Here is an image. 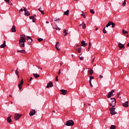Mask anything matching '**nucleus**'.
Here are the masks:
<instances>
[{
    "label": "nucleus",
    "instance_id": "nucleus-1",
    "mask_svg": "<svg viewBox=\"0 0 129 129\" xmlns=\"http://www.w3.org/2000/svg\"><path fill=\"white\" fill-rule=\"evenodd\" d=\"M19 42L20 46L21 47V48H24V47H25V43L26 42V35H21L20 39L19 40Z\"/></svg>",
    "mask_w": 129,
    "mask_h": 129
},
{
    "label": "nucleus",
    "instance_id": "nucleus-2",
    "mask_svg": "<svg viewBox=\"0 0 129 129\" xmlns=\"http://www.w3.org/2000/svg\"><path fill=\"white\" fill-rule=\"evenodd\" d=\"M66 125L68 126H70L73 125L74 124V121L72 120H69L66 122Z\"/></svg>",
    "mask_w": 129,
    "mask_h": 129
},
{
    "label": "nucleus",
    "instance_id": "nucleus-3",
    "mask_svg": "<svg viewBox=\"0 0 129 129\" xmlns=\"http://www.w3.org/2000/svg\"><path fill=\"white\" fill-rule=\"evenodd\" d=\"M112 100V101L111 103H110V106H112V107H114L115 106V104L116 103V101L114 98H111Z\"/></svg>",
    "mask_w": 129,
    "mask_h": 129
},
{
    "label": "nucleus",
    "instance_id": "nucleus-4",
    "mask_svg": "<svg viewBox=\"0 0 129 129\" xmlns=\"http://www.w3.org/2000/svg\"><path fill=\"white\" fill-rule=\"evenodd\" d=\"M26 38H27L28 44L29 45H31L32 44V42H33V39L30 37V36H26Z\"/></svg>",
    "mask_w": 129,
    "mask_h": 129
},
{
    "label": "nucleus",
    "instance_id": "nucleus-5",
    "mask_svg": "<svg viewBox=\"0 0 129 129\" xmlns=\"http://www.w3.org/2000/svg\"><path fill=\"white\" fill-rule=\"evenodd\" d=\"M23 9H24L25 16H26L27 17L30 16V12H29V11L27 10V9H26V8L25 7H23Z\"/></svg>",
    "mask_w": 129,
    "mask_h": 129
},
{
    "label": "nucleus",
    "instance_id": "nucleus-6",
    "mask_svg": "<svg viewBox=\"0 0 129 129\" xmlns=\"http://www.w3.org/2000/svg\"><path fill=\"white\" fill-rule=\"evenodd\" d=\"M21 114L16 113L15 114V117H14L15 120H18L20 119V117H21Z\"/></svg>",
    "mask_w": 129,
    "mask_h": 129
},
{
    "label": "nucleus",
    "instance_id": "nucleus-7",
    "mask_svg": "<svg viewBox=\"0 0 129 129\" xmlns=\"http://www.w3.org/2000/svg\"><path fill=\"white\" fill-rule=\"evenodd\" d=\"M116 112L115 111V108H112L110 110V114L112 115L116 114Z\"/></svg>",
    "mask_w": 129,
    "mask_h": 129
},
{
    "label": "nucleus",
    "instance_id": "nucleus-8",
    "mask_svg": "<svg viewBox=\"0 0 129 129\" xmlns=\"http://www.w3.org/2000/svg\"><path fill=\"white\" fill-rule=\"evenodd\" d=\"M23 84H24V81H23V79H22L21 80L20 84H18V87H19L20 90H21L22 89V88H23V87L22 86V85H23Z\"/></svg>",
    "mask_w": 129,
    "mask_h": 129
},
{
    "label": "nucleus",
    "instance_id": "nucleus-9",
    "mask_svg": "<svg viewBox=\"0 0 129 129\" xmlns=\"http://www.w3.org/2000/svg\"><path fill=\"white\" fill-rule=\"evenodd\" d=\"M114 92V90H112L110 92H109L107 95V98H110L111 97V95H112V94Z\"/></svg>",
    "mask_w": 129,
    "mask_h": 129
},
{
    "label": "nucleus",
    "instance_id": "nucleus-10",
    "mask_svg": "<svg viewBox=\"0 0 129 129\" xmlns=\"http://www.w3.org/2000/svg\"><path fill=\"white\" fill-rule=\"evenodd\" d=\"M35 113H36V110L32 109L30 111L29 115L30 116H33V115H34Z\"/></svg>",
    "mask_w": 129,
    "mask_h": 129
},
{
    "label": "nucleus",
    "instance_id": "nucleus-11",
    "mask_svg": "<svg viewBox=\"0 0 129 129\" xmlns=\"http://www.w3.org/2000/svg\"><path fill=\"white\" fill-rule=\"evenodd\" d=\"M53 86V82H49L47 85L46 86V88H50V87H52Z\"/></svg>",
    "mask_w": 129,
    "mask_h": 129
},
{
    "label": "nucleus",
    "instance_id": "nucleus-12",
    "mask_svg": "<svg viewBox=\"0 0 129 129\" xmlns=\"http://www.w3.org/2000/svg\"><path fill=\"white\" fill-rule=\"evenodd\" d=\"M122 105H123V106H124V107H128V102L126 101V102L123 103Z\"/></svg>",
    "mask_w": 129,
    "mask_h": 129
},
{
    "label": "nucleus",
    "instance_id": "nucleus-13",
    "mask_svg": "<svg viewBox=\"0 0 129 129\" xmlns=\"http://www.w3.org/2000/svg\"><path fill=\"white\" fill-rule=\"evenodd\" d=\"M60 91L63 95H66L67 94V90H60Z\"/></svg>",
    "mask_w": 129,
    "mask_h": 129
},
{
    "label": "nucleus",
    "instance_id": "nucleus-14",
    "mask_svg": "<svg viewBox=\"0 0 129 129\" xmlns=\"http://www.w3.org/2000/svg\"><path fill=\"white\" fill-rule=\"evenodd\" d=\"M81 45L82 46H83V47H86V46L87 45V43H86L85 41H82L81 42Z\"/></svg>",
    "mask_w": 129,
    "mask_h": 129
},
{
    "label": "nucleus",
    "instance_id": "nucleus-15",
    "mask_svg": "<svg viewBox=\"0 0 129 129\" xmlns=\"http://www.w3.org/2000/svg\"><path fill=\"white\" fill-rule=\"evenodd\" d=\"M18 53H22L23 54H26L27 52H26V50L25 49L21 50H17Z\"/></svg>",
    "mask_w": 129,
    "mask_h": 129
},
{
    "label": "nucleus",
    "instance_id": "nucleus-16",
    "mask_svg": "<svg viewBox=\"0 0 129 129\" xmlns=\"http://www.w3.org/2000/svg\"><path fill=\"white\" fill-rule=\"evenodd\" d=\"M12 32L13 33H16V32H17V30H16V26L15 25H13L12 28Z\"/></svg>",
    "mask_w": 129,
    "mask_h": 129
},
{
    "label": "nucleus",
    "instance_id": "nucleus-17",
    "mask_svg": "<svg viewBox=\"0 0 129 129\" xmlns=\"http://www.w3.org/2000/svg\"><path fill=\"white\" fill-rule=\"evenodd\" d=\"M118 47H119V49H122V48H123V49H124V45H123V44H122L121 43L118 44Z\"/></svg>",
    "mask_w": 129,
    "mask_h": 129
},
{
    "label": "nucleus",
    "instance_id": "nucleus-18",
    "mask_svg": "<svg viewBox=\"0 0 129 129\" xmlns=\"http://www.w3.org/2000/svg\"><path fill=\"white\" fill-rule=\"evenodd\" d=\"M33 75L35 78H39V77H40V75L38 74L33 73Z\"/></svg>",
    "mask_w": 129,
    "mask_h": 129
},
{
    "label": "nucleus",
    "instance_id": "nucleus-19",
    "mask_svg": "<svg viewBox=\"0 0 129 129\" xmlns=\"http://www.w3.org/2000/svg\"><path fill=\"white\" fill-rule=\"evenodd\" d=\"M6 41H4L3 44L0 46L1 48H5L6 47Z\"/></svg>",
    "mask_w": 129,
    "mask_h": 129
},
{
    "label": "nucleus",
    "instance_id": "nucleus-20",
    "mask_svg": "<svg viewBox=\"0 0 129 129\" xmlns=\"http://www.w3.org/2000/svg\"><path fill=\"white\" fill-rule=\"evenodd\" d=\"M59 42H57L56 43V44H55V48H56V50H57V51H59L60 50V49H59V48H58V45H59Z\"/></svg>",
    "mask_w": 129,
    "mask_h": 129
},
{
    "label": "nucleus",
    "instance_id": "nucleus-21",
    "mask_svg": "<svg viewBox=\"0 0 129 129\" xmlns=\"http://www.w3.org/2000/svg\"><path fill=\"white\" fill-rule=\"evenodd\" d=\"M7 122H12V119H11V116H9L8 118H7Z\"/></svg>",
    "mask_w": 129,
    "mask_h": 129
},
{
    "label": "nucleus",
    "instance_id": "nucleus-22",
    "mask_svg": "<svg viewBox=\"0 0 129 129\" xmlns=\"http://www.w3.org/2000/svg\"><path fill=\"white\" fill-rule=\"evenodd\" d=\"M63 15H65L66 16H69V10L65 11L63 13Z\"/></svg>",
    "mask_w": 129,
    "mask_h": 129
},
{
    "label": "nucleus",
    "instance_id": "nucleus-23",
    "mask_svg": "<svg viewBox=\"0 0 129 129\" xmlns=\"http://www.w3.org/2000/svg\"><path fill=\"white\" fill-rule=\"evenodd\" d=\"M82 29H85V28H86V24H85L84 22H82Z\"/></svg>",
    "mask_w": 129,
    "mask_h": 129
},
{
    "label": "nucleus",
    "instance_id": "nucleus-24",
    "mask_svg": "<svg viewBox=\"0 0 129 129\" xmlns=\"http://www.w3.org/2000/svg\"><path fill=\"white\" fill-rule=\"evenodd\" d=\"M90 75H92L93 74V70L91 69L90 71H88Z\"/></svg>",
    "mask_w": 129,
    "mask_h": 129
},
{
    "label": "nucleus",
    "instance_id": "nucleus-25",
    "mask_svg": "<svg viewBox=\"0 0 129 129\" xmlns=\"http://www.w3.org/2000/svg\"><path fill=\"white\" fill-rule=\"evenodd\" d=\"M81 50H82V47H80V48H78V49H77V51L78 53H81Z\"/></svg>",
    "mask_w": 129,
    "mask_h": 129
},
{
    "label": "nucleus",
    "instance_id": "nucleus-26",
    "mask_svg": "<svg viewBox=\"0 0 129 129\" xmlns=\"http://www.w3.org/2000/svg\"><path fill=\"white\" fill-rule=\"evenodd\" d=\"M64 36H67L68 35V33H67V30L66 29L63 30Z\"/></svg>",
    "mask_w": 129,
    "mask_h": 129
},
{
    "label": "nucleus",
    "instance_id": "nucleus-27",
    "mask_svg": "<svg viewBox=\"0 0 129 129\" xmlns=\"http://www.w3.org/2000/svg\"><path fill=\"white\" fill-rule=\"evenodd\" d=\"M112 25V28H114V26H115V24L111 21H110V26Z\"/></svg>",
    "mask_w": 129,
    "mask_h": 129
},
{
    "label": "nucleus",
    "instance_id": "nucleus-28",
    "mask_svg": "<svg viewBox=\"0 0 129 129\" xmlns=\"http://www.w3.org/2000/svg\"><path fill=\"white\" fill-rule=\"evenodd\" d=\"M116 126L114 125H111L110 128V129H116Z\"/></svg>",
    "mask_w": 129,
    "mask_h": 129
},
{
    "label": "nucleus",
    "instance_id": "nucleus-29",
    "mask_svg": "<svg viewBox=\"0 0 129 129\" xmlns=\"http://www.w3.org/2000/svg\"><path fill=\"white\" fill-rule=\"evenodd\" d=\"M38 11H39V12H40V13H41V14H42V15H44V11H43V10H41V8H39V9H38Z\"/></svg>",
    "mask_w": 129,
    "mask_h": 129
},
{
    "label": "nucleus",
    "instance_id": "nucleus-30",
    "mask_svg": "<svg viewBox=\"0 0 129 129\" xmlns=\"http://www.w3.org/2000/svg\"><path fill=\"white\" fill-rule=\"evenodd\" d=\"M15 73L17 76H19V70L17 68V70L15 71Z\"/></svg>",
    "mask_w": 129,
    "mask_h": 129
},
{
    "label": "nucleus",
    "instance_id": "nucleus-31",
    "mask_svg": "<svg viewBox=\"0 0 129 129\" xmlns=\"http://www.w3.org/2000/svg\"><path fill=\"white\" fill-rule=\"evenodd\" d=\"M102 31H103V33L104 34H106V33H107V32L105 30V27H104V28L103 29Z\"/></svg>",
    "mask_w": 129,
    "mask_h": 129
},
{
    "label": "nucleus",
    "instance_id": "nucleus-32",
    "mask_svg": "<svg viewBox=\"0 0 129 129\" xmlns=\"http://www.w3.org/2000/svg\"><path fill=\"white\" fill-rule=\"evenodd\" d=\"M82 17H83V18H84V19H85V18H86V16H85V13L84 12H83V13L81 14Z\"/></svg>",
    "mask_w": 129,
    "mask_h": 129
},
{
    "label": "nucleus",
    "instance_id": "nucleus-33",
    "mask_svg": "<svg viewBox=\"0 0 129 129\" xmlns=\"http://www.w3.org/2000/svg\"><path fill=\"white\" fill-rule=\"evenodd\" d=\"M126 0H124L123 3H122V6L124 7H125V5H126Z\"/></svg>",
    "mask_w": 129,
    "mask_h": 129
},
{
    "label": "nucleus",
    "instance_id": "nucleus-34",
    "mask_svg": "<svg viewBox=\"0 0 129 129\" xmlns=\"http://www.w3.org/2000/svg\"><path fill=\"white\" fill-rule=\"evenodd\" d=\"M122 33H123V34H128V32H127V31H126V30H122Z\"/></svg>",
    "mask_w": 129,
    "mask_h": 129
},
{
    "label": "nucleus",
    "instance_id": "nucleus-35",
    "mask_svg": "<svg viewBox=\"0 0 129 129\" xmlns=\"http://www.w3.org/2000/svg\"><path fill=\"white\" fill-rule=\"evenodd\" d=\"M110 21H109L108 24L106 25V28H108V27H109V26H110Z\"/></svg>",
    "mask_w": 129,
    "mask_h": 129
},
{
    "label": "nucleus",
    "instance_id": "nucleus-36",
    "mask_svg": "<svg viewBox=\"0 0 129 129\" xmlns=\"http://www.w3.org/2000/svg\"><path fill=\"white\" fill-rule=\"evenodd\" d=\"M29 19L30 20H33L34 19H35V16H30L29 17Z\"/></svg>",
    "mask_w": 129,
    "mask_h": 129
},
{
    "label": "nucleus",
    "instance_id": "nucleus-37",
    "mask_svg": "<svg viewBox=\"0 0 129 129\" xmlns=\"http://www.w3.org/2000/svg\"><path fill=\"white\" fill-rule=\"evenodd\" d=\"M54 29L57 30V31H60V30H61V28L58 27V26H56V28H54Z\"/></svg>",
    "mask_w": 129,
    "mask_h": 129
},
{
    "label": "nucleus",
    "instance_id": "nucleus-38",
    "mask_svg": "<svg viewBox=\"0 0 129 129\" xmlns=\"http://www.w3.org/2000/svg\"><path fill=\"white\" fill-rule=\"evenodd\" d=\"M92 79H94V77H93V76H90L89 81L91 82V80H92Z\"/></svg>",
    "mask_w": 129,
    "mask_h": 129
},
{
    "label": "nucleus",
    "instance_id": "nucleus-39",
    "mask_svg": "<svg viewBox=\"0 0 129 129\" xmlns=\"http://www.w3.org/2000/svg\"><path fill=\"white\" fill-rule=\"evenodd\" d=\"M90 13H91V14H95V12H94V11H93V9H91V10H90Z\"/></svg>",
    "mask_w": 129,
    "mask_h": 129
},
{
    "label": "nucleus",
    "instance_id": "nucleus-40",
    "mask_svg": "<svg viewBox=\"0 0 129 129\" xmlns=\"http://www.w3.org/2000/svg\"><path fill=\"white\" fill-rule=\"evenodd\" d=\"M38 40L39 42H42L43 41V38H38Z\"/></svg>",
    "mask_w": 129,
    "mask_h": 129
},
{
    "label": "nucleus",
    "instance_id": "nucleus-41",
    "mask_svg": "<svg viewBox=\"0 0 129 129\" xmlns=\"http://www.w3.org/2000/svg\"><path fill=\"white\" fill-rule=\"evenodd\" d=\"M79 58L80 60H83V59H84L83 57H82L80 55L79 56Z\"/></svg>",
    "mask_w": 129,
    "mask_h": 129
},
{
    "label": "nucleus",
    "instance_id": "nucleus-42",
    "mask_svg": "<svg viewBox=\"0 0 129 129\" xmlns=\"http://www.w3.org/2000/svg\"><path fill=\"white\" fill-rule=\"evenodd\" d=\"M55 81H56V82L59 81V80L58 79V76H56L55 77Z\"/></svg>",
    "mask_w": 129,
    "mask_h": 129
},
{
    "label": "nucleus",
    "instance_id": "nucleus-43",
    "mask_svg": "<svg viewBox=\"0 0 129 129\" xmlns=\"http://www.w3.org/2000/svg\"><path fill=\"white\" fill-rule=\"evenodd\" d=\"M89 83H90V85L91 87H93V85H92V84L91 83V82H90V81H89Z\"/></svg>",
    "mask_w": 129,
    "mask_h": 129
},
{
    "label": "nucleus",
    "instance_id": "nucleus-44",
    "mask_svg": "<svg viewBox=\"0 0 129 129\" xmlns=\"http://www.w3.org/2000/svg\"><path fill=\"white\" fill-rule=\"evenodd\" d=\"M60 74H61V70H59L58 72V75H60Z\"/></svg>",
    "mask_w": 129,
    "mask_h": 129
},
{
    "label": "nucleus",
    "instance_id": "nucleus-45",
    "mask_svg": "<svg viewBox=\"0 0 129 129\" xmlns=\"http://www.w3.org/2000/svg\"><path fill=\"white\" fill-rule=\"evenodd\" d=\"M32 22L33 23H36V19H35V18L32 19Z\"/></svg>",
    "mask_w": 129,
    "mask_h": 129
},
{
    "label": "nucleus",
    "instance_id": "nucleus-46",
    "mask_svg": "<svg viewBox=\"0 0 129 129\" xmlns=\"http://www.w3.org/2000/svg\"><path fill=\"white\" fill-rule=\"evenodd\" d=\"M24 11V9H23V8H21L20 10H19V13L20 12H23Z\"/></svg>",
    "mask_w": 129,
    "mask_h": 129
},
{
    "label": "nucleus",
    "instance_id": "nucleus-47",
    "mask_svg": "<svg viewBox=\"0 0 129 129\" xmlns=\"http://www.w3.org/2000/svg\"><path fill=\"white\" fill-rule=\"evenodd\" d=\"M89 47H91V42L90 41L89 42Z\"/></svg>",
    "mask_w": 129,
    "mask_h": 129
},
{
    "label": "nucleus",
    "instance_id": "nucleus-48",
    "mask_svg": "<svg viewBox=\"0 0 129 129\" xmlns=\"http://www.w3.org/2000/svg\"><path fill=\"white\" fill-rule=\"evenodd\" d=\"M99 78H100V79L103 78V76L102 75H100L99 76Z\"/></svg>",
    "mask_w": 129,
    "mask_h": 129
},
{
    "label": "nucleus",
    "instance_id": "nucleus-49",
    "mask_svg": "<svg viewBox=\"0 0 129 129\" xmlns=\"http://www.w3.org/2000/svg\"><path fill=\"white\" fill-rule=\"evenodd\" d=\"M5 2L6 3H8V4H9V3H10V0H5Z\"/></svg>",
    "mask_w": 129,
    "mask_h": 129
},
{
    "label": "nucleus",
    "instance_id": "nucleus-50",
    "mask_svg": "<svg viewBox=\"0 0 129 129\" xmlns=\"http://www.w3.org/2000/svg\"><path fill=\"white\" fill-rule=\"evenodd\" d=\"M32 79H33V77H31L30 79V80H29V82H30V81H31Z\"/></svg>",
    "mask_w": 129,
    "mask_h": 129
},
{
    "label": "nucleus",
    "instance_id": "nucleus-51",
    "mask_svg": "<svg viewBox=\"0 0 129 129\" xmlns=\"http://www.w3.org/2000/svg\"><path fill=\"white\" fill-rule=\"evenodd\" d=\"M57 21H59V18L57 19L54 20V22H57Z\"/></svg>",
    "mask_w": 129,
    "mask_h": 129
},
{
    "label": "nucleus",
    "instance_id": "nucleus-52",
    "mask_svg": "<svg viewBox=\"0 0 129 129\" xmlns=\"http://www.w3.org/2000/svg\"><path fill=\"white\" fill-rule=\"evenodd\" d=\"M38 69H40V70H42V68H40V67L38 66Z\"/></svg>",
    "mask_w": 129,
    "mask_h": 129
},
{
    "label": "nucleus",
    "instance_id": "nucleus-53",
    "mask_svg": "<svg viewBox=\"0 0 129 129\" xmlns=\"http://www.w3.org/2000/svg\"><path fill=\"white\" fill-rule=\"evenodd\" d=\"M95 59V58H93V60H92V63H93V62H94Z\"/></svg>",
    "mask_w": 129,
    "mask_h": 129
},
{
    "label": "nucleus",
    "instance_id": "nucleus-54",
    "mask_svg": "<svg viewBox=\"0 0 129 129\" xmlns=\"http://www.w3.org/2000/svg\"><path fill=\"white\" fill-rule=\"evenodd\" d=\"M119 95H120V94L119 93H118V94H117L118 97H119Z\"/></svg>",
    "mask_w": 129,
    "mask_h": 129
},
{
    "label": "nucleus",
    "instance_id": "nucleus-55",
    "mask_svg": "<svg viewBox=\"0 0 129 129\" xmlns=\"http://www.w3.org/2000/svg\"><path fill=\"white\" fill-rule=\"evenodd\" d=\"M90 47H91V46H89V47H88V51H89V50H90Z\"/></svg>",
    "mask_w": 129,
    "mask_h": 129
},
{
    "label": "nucleus",
    "instance_id": "nucleus-56",
    "mask_svg": "<svg viewBox=\"0 0 129 129\" xmlns=\"http://www.w3.org/2000/svg\"><path fill=\"white\" fill-rule=\"evenodd\" d=\"M62 65H63V62L60 63V66H62Z\"/></svg>",
    "mask_w": 129,
    "mask_h": 129
},
{
    "label": "nucleus",
    "instance_id": "nucleus-57",
    "mask_svg": "<svg viewBox=\"0 0 129 129\" xmlns=\"http://www.w3.org/2000/svg\"><path fill=\"white\" fill-rule=\"evenodd\" d=\"M46 24H49V21H46Z\"/></svg>",
    "mask_w": 129,
    "mask_h": 129
},
{
    "label": "nucleus",
    "instance_id": "nucleus-58",
    "mask_svg": "<svg viewBox=\"0 0 129 129\" xmlns=\"http://www.w3.org/2000/svg\"><path fill=\"white\" fill-rule=\"evenodd\" d=\"M127 46L129 47V43L127 44Z\"/></svg>",
    "mask_w": 129,
    "mask_h": 129
},
{
    "label": "nucleus",
    "instance_id": "nucleus-59",
    "mask_svg": "<svg viewBox=\"0 0 129 129\" xmlns=\"http://www.w3.org/2000/svg\"><path fill=\"white\" fill-rule=\"evenodd\" d=\"M10 97H13V96H12V95H10Z\"/></svg>",
    "mask_w": 129,
    "mask_h": 129
},
{
    "label": "nucleus",
    "instance_id": "nucleus-60",
    "mask_svg": "<svg viewBox=\"0 0 129 129\" xmlns=\"http://www.w3.org/2000/svg\"><path fill=\"white\" fill-rule=\"evenodd\" d=\"M98 30V28H96V31H97Z\"/></svg>",
    "mask_w": 129,
    "mask_h": 129
},
{
    "label": "nucleus",
    "instance_id": "nucleus-61",
    "mask_svg": "<svg viewBox=\"0 0 129 129\" xmlns=\"http://www.w3.org/2000/svg\"><path fill=\"white\" fill-rule=\"evenodd\" d=\"M11 104H13V102H11Z\"/></svg>",
    "mask_w": 129,
    "mask_h": 129
},
{
    "label": "nucleus",
    "instance_id": "nucleus-62",
    "mask_svg": "<svg viewBox=\"0 0 129 129\" xmlns=\"http://www.w3.org/2000/svg\"><path fill=\"white\" fill-rule=\"evenodd\" d=\"M13 71H14V70H12V72H13Z\"/></svg>",
    "mask_w": 129,
    "mask_h": 129
},
{
    "label": "nucleus",
    "instance_id": "nucleus-63",
    "mask_svg": "<svg viewBox=\"0 0 129 129\" xmlns=\"http://www.w3.org/2000/svg\"><path fill=\"white\" fill-rule=\"evenodd\" d=\"M80 26H81V24H80V25H79V27H80Z\"/></svg>",
    "mask_w": 129,
    "mask_h": 129
},
{
    "label": "nucleus",
    "instance_id": "nucleus-64",
    "mask_svg": "<svg viewBox=\"0 0 129 129\" xmlns=\"http://www.w3.org/2000/svg\"><path fill=\"white\" fill-rule=\"evenodd\" d=\"M53 112H55V111H53Z\"/></svg>",
    "mask_w": 129,
    "mask_h": 129
}]
</instances>
